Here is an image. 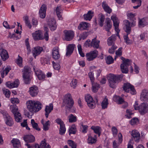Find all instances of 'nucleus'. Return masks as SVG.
Masks as SVG:
<instances>
[{
    "instance_id": "nucleus-63",
    "label": "nucleus",
    "mask_w": 148,
    "mask_h": 148,
    "mask_svg": "<svg viewBox=\"0 0 148 148\" xmlns=\"http://www.w3.org/2000/svg\"><path fill=\"white\" fill-rule=\"evenodd\" d=\"M18 56L19 57L16 61V63L20 66L22 67V58L21 57Z\"/></svg>"
},
{
    "instance_id": "nucleus-15",
    "label": "nucleus",
    "mask_w": 148,
    "mask_h": 148,
    "mask_svg": "<svg viewBox=\"0 0 148 148\" xmlns=\"http://www.w3.org/2000/svg\"><path fill=\"white\" fill-rule=\"evenodd\" d=\"M132 139H134L136 142H138L140 139V135L139 132L136 130H133L131 132Z\"/></svg>"
},
{
    "instance_id": "nucleus-36",
    "label": "nucleus",
    "mask_w": 148,
    "mask_h": 148,
    "mask_svg": "<svg viewBox=\"0 0 148 148\" xmlns=\"http://www.w3.org/2000/svg\"><path fill=\"white\" fill-rule=\"evenodd\" d=\"M106 29L107 31L108 32L112 26L111 21L109 18H107L106 19Z\"/></svg>"
},
{
    "instance_id": "nucleus-49",
    "label": "nucleus",
    "mask_w": 148,
    "mask_h": 148,
    "mask_svg": "<svg viewBox=\"0 0 148 148\" xmlns=\"http://www.w3.org/2000/svg\"><path fill=\"white\" fill-rule=\"evenodd\" d=\"M31 123L33 128L37 130H40V129L38 127V125L37 123L35 122L34 120L33 119H32L31 120Z\"/></svg>"
},
{
    "instance_id": "nucleus-32",
    "label": "nucleus",
    "mask_w": 148,
    "mask_h": 148,
    "mask_svg": "<svg viewBox=\"0 0 148 148\" xmlns=\"http://www.w3.org/2000/svg\"><path fill=\"white\" fill-rule=\"evenodd\" d=\"M116 35L114 34L109 37L108 39V44L109 46L114 45V42L116 40Z\"/></svg>"
},
{
    "instance_id": "nucleus-3",
    "label": "nucleus",
    "mask_w": 148,
    "mask_h": 148,
    "mask_svg": "<svg viewBox=\"0 0 148 148\" xmlns=\"http://www.w3.org/2000/svg\"><path fill=\"white\" fill-rule=\"evenodd\" d=\"M45 30L46 31V32L44 34V37L43 36V33L42 31L40 30H38L32 34V37L35 40H42L45 38L46 41L48 40L49 35L48 32V29L47 27H45Z\"/></svg>"
},
{
    "instance_id": "nucleus-45",
    "label": "nucleus",
    "mask_w": 148,
    "mask_h": 148,
    "mask_svg": "<svg viewBox=\"0 0 148 148\" xmlns=\"http://www.w3.org/2000/svg\"><path fill=\"white\" fill-rule=\"evenodd\" d=\"M111 19L113 23V25L119 24V21L116 15L113 14L111 16Z\"/></svg>"
},
{
    "instance_id": "nucleus-2",
    "label": "nucleus",
    "mask_w": 148,
    "mask_h": 148,
    "mask_svg": "<svg viewBox=\"0 0 148 148\" xmlns=\"http://www.w3.org/2000/svg\"><path fill=\"white\" fill-rule=\"evenodd\" d=\"M123 75H115L110 74L109 77V82L110 87L114 88L116 86V84L121 80L123 78Z\"/></svg>"
},
{
    "instance_id": "nucleus-7",
    "label": "nucleus",
    "mask_w": 148,
    "mask_h": 148,
    "mask_svg": "<svg viewBox=\"0 0 148 148\" xmlns=\"http://www.w3.org/2000/svg\"><path fill=\"white\" fill-rule=\"evenodd\" d=\"M63 103L69 108H71L73 106L74 102L71 95L70 93H67L64 95V98L63 99Z\"/></svg>"
},
{
    "instance_id": "nucleus-58",
    "label": "nucleus",
    "mask_w": 148,
    "mask_h": 148,
    "mask_svg": "<svg viewBox=\"0 0 148 148\" xmlns=\"http://www.w3.org/2000/svg\"><path fill=\"white\" fill-rule=\"evenodd\" d=\"M128 35L124 36V38L125 42L127 44H130L132 43V41L128 38Z\"/></svg>"
},
{
    "instance_id": "nucleus-53",
    "label": "nucleus",
    "mask_w": 148,
    "mask_h": 148,
    "mask_svg": "<svg viewBox=\"0 0 148 148\" xmlns=\"http://www.w3.org/2000/svg\"><path fill=\"white\" fill-rule=\"evenodd\" d=\"M111 131L113 136L114 137H116L118 133V130L114 126L112 127L111 129Z\"/></svg>"
},
{
    "instance_id": "nucleus-46",
    "label": "nucleus",
    "mask_w": 148,
    "mask_h": 148,
    "mask_svg": "<svg viewBox=\"0 0 148 148\" xmlns=\"http://www.w3.org/2000/svg\"><path fill=\"white\" fill-rule=\"evenodd\" d=\"M92 91L94 92H96L98 90L99 87L98 84L97 83H92Z\"/></svg>"
},
{
    "instance_id": "nucleus-13",
    "label": "nucleus",
    "mask_w": 148,
    "mask_h": 148,
    "mask_svg": "<svg viewBox=\"0 0 148 148\" xmlns=\"http://www.w3.org/2000/svg\"><path fill=\"white\" fill-rule=\"evenodd\" d=\"M113 99L114 101L117 102V103L119 104H121L123 103V105L122 106V107L123 108H125L128 106L127 102L125 101L122 98L119 96H114Z\"/></svg>"
},
{
    "instance_id": "nucleus-25",
    "label": "nucleus",
    "mask_w": 148,
    "mask_h": 148,
    "mask_svg": "<svg viewBox=\"0 0 148 148\" xmlns=\"http://www.w3.org/2000/svg\"><path fill=\"white\" fill-rule=\"evenodd\" d=\"M75 45L74 44L69 45L66 49V56H69L72 53L74 50Z\"/></svg>"
},
{
    "instance_id": "nucleus-44",
    "label": "nucleus",
    "mask_w": 148,
    "mask_h": 148,
    "mask_svg": "<svg viewBox=\"0 0 148 148\" xmlns=\"http://www.w3.org/2000/svg\"><path fill=\"white\" fill-rule=\"evenodd\" d=\"M76 132V128L75 125H73L69 127V135H70L71 134H75Z\"/></svg>"
},
{
    "instance_id": "nucleus-8",
    "label": "nucleus",
    "mask_w": 148,
    "mask_h": 148,
    "mask_svg": "<svg viewBox=\"0 0 148 148\" xmlns=\"http://www.w3.org/2000/svg\"><path fill=\"white\" fill-rule=\"evenodd\" d=\"M123 90L127 92H130L132 95H134L136 93V90L134 86L131 85L129 83H125L123 86Z\"/></svg>"
},
{
    "instance_id": "nucleus-48",
    "label": "nucleus",
    "mask_w": 148,
    "mask_h": 148,
    "mask_svg": "<svg viewBox=\"0 0 148 148\" xmlns=\"http://www.w3.org/2000/svg\"><path fill=\"white\" fill-rule=\"evenodd\" d=\"M68 117L69 122L70 123L74 122L76 121L77 119L76 117L72 114H70Z\"/></svg>"
},
{
    "instance_id": "nucleus-14",
    "label": "nucleus",
    "mask_w": 148,
    "mask_h": 148,
    "mask_svg": "<svg viewBox=\"0 0 148 148\" xmlns=\"http://www.w3.org/2000/svg\"><path fill=\"white\" fill-rule=\"evenodd\" d=\"M139 112L141 114H144L148 112V104L145 103H142L139 105Z\"/></svg>"
},
{
    "instance_id": "nucleus-4",
    "label": "nucleus",
    "mask_w": 148,
    "mask_h": 148,
    "mask_svg": "<svg viewBox=\"0 0 148 148\" xmlns=\"http://www.w3.org/2000/svg\"><path fill=\"white\" fill-rule=\"evenodd\" d=\"M10 109L14 115L15 121L17 122H20L22 117L16 105H11L10 106Z\"/></svg>"
},
{
    "instance_id": "nucleus-9",
    "label": "nucleus",
    "mask_w": 148,
    "mask_h": 148,
    "mask_svg": "<svg viewBox=\"0 0 148 148\" xmlns=\"http://www.w3.org/2000/svg\"><path fill=\"white\" fill-rule=\"evenodd\" d=\"M2 114L6 124L10 126H12L13 124V121L12 118L6 112H3Z\"/></svg>"
},
{
    "instance_id": "nucleus-19",
    "label": "nucleus",
    "mask_w": 148,
    "mask_h": 148,
    "mask_svg": "<svg viewBox=\"0 0 148 148\" xmlns=\"http://www.w3.org/2000/svg\"><path fill=\"white\" fill-rule=\"evenodd\" d=\"M47 6L45 4H43L39 10V14L40 18H43L46 16V11L47 9Z\"/></svg>"
},
{
    "instance_id": "nucleus-59",
    "label": "nucleus",
    "mask_w": 148,
    "mask_h": 148,
    "mask_svg": "<svg viewBox=\"0 0 148 148\" xmlns=\"http://www.w3.org/2000/svg\"><path fill=\"white\" fill-rule=\"evenodd\" d=\"M117 48L116 46L112 45L111 47L108 50V52L110 53H114L115 52V50Z\"/></svg>"
},
{
    "instance_id": "nucleus-12",
    "label": "nucleus",
    "mask_w": 148,
    "mask_h": 148,
    "mask_svg": "<svg viewBox=\"0 0 148 148\" xmlns=\"http://www.w3.org/2000/svg\"><path fill=\"white\" fill-rule=\"evenodd\" d=\"M98 55V51L95 50L86 54V59L88 61H91L95 58Z\"/></svg>"
},
{
    "instance_id": "nucleus-23",
    "label": "nucleus",
    "mask_w": 148,
    "mask_h": 148,
    "mask_svg": "<svg viewBox=\"0 0 148 148\" xmlns=\"http://www.w3.org/2000/svg\"><path fill=\"white\" fill-rule=\"evenodd\" d=\"M34 70L35 73L38 79L40 80H43L45 77V75L44 73L40 70L34 69Z\"/></svg>"
},
{
    "instance_id": "nucleus-22",
    "label": "nucleus",
    "mask_w": 148,
    "mask_h": 148,
    "mask_svg": "<svg viewBox=\"0 0 148 148\" xmlns=\"http://www.w3.org/2000/svg\"><path fill=\"white\" fill-rule=\"evenodd\" d=\"M0 55L3 61H5L9 58L7 51L3 49H0Z\"/></svg>"
},
{
    "instance_id": "nucleus-39",
    "label": "nucleus",
    "mask_w": 148,
    "mask_h": 148,
    "mask_svg": "<svg viewBox=\"0 0 148 148\" xmlns=\"http://www.w3.org/2000/svg\"><path fill=\"white\" fill-rule=\"evenodd\" d=\"M109 104L108 100L107 98L105 97L101 103L102 108L103 109L107 108Z\"/></svg>"
},
{
    "instance_id": "nucleus-47",
    "label": "nucleus",
    "mask_w": 148,
    "mask_h": 148,
    "mask_svg": "<svg viewBox=\"0 0 148 148\" xmlns=\"http://www.w3.org/2000/svg\"><path fill=\"white\" fill-rule=\"evenodd\" d=\"M67 143L71 148H76L77 144L73 141L71 140H68Z\"/></svg>"
},
{
    "instance_id": "nucleus-17",
    "label": "nucleus",
    "mask_w": 148,
    "mask_h": 148,
    "mask_svg": "<svg viewBox=\"0 0 148 148\" xmlns=\"http://www.w3.org/2000/svg\"><path fill=\"white\" fill-rule=\"evenodd\" d=\"M53 105L52 103H50L48 105L45 106V115L47 118L48 117L49 114L53 110Z\"/></svg>"
},
{
    "instance_id": "nucleus-18",
    "label": "nucleus",
    "mask_w": 148,
    "mask_h": 148,
    "mask_svg": "<svg viewBox=\"0 0 148 148\" xmlns=\"http://www.w3.org/2000/svg\"><path fill=\"white\" fill-rule=\"evenodd\" d=\"M29 92L32 97L36 96L38 92V87L34 86L30 87Z\"/></svg>"
},
{
    "instance_id": "nucleus-54",
    "label": "nucleus",
    "mask_w": 148,
    "mask_h": 148,
    "mask_svg": "<svg viewBox=\"0 0 148 148\" xmlns=\"http://www.w3.org/2000/svg\"><path fill=\"white\" fill-rule=\"evenodd\" d=\"M138 122L139 121L138 119L136 118H133L130 121V123L132 125L137 124Z\"/></svg>"
},
{
    "instance_id": "nucleus-57",
    "label": "nucleus",
    "mask_w": 148,
    "mask_h": 148,
    "mask_svg": "<svg viewBox=\"0 0 148 148\" xmlns=\"http://www.w3.org/2000/svg\"><path fill=\"white\" fill-rule=\"evenodd\" d=\"M3 92L6 97L9 98L10 95V91L5 88L3 89Z\"/></svg>"
},
{
    "instance_id": "nucleus-43",
    "label": "nucleus",
    "mask_w": 148,
    "mask_h": 148,
    "mask_svg": "<svg viewBox=\"0 0 148 148\" xmlns=\"http://www.w3.org/2000/svg\"><path fill=\"white\" fill-rule=\"evenodd\" d=\"M97 139L96 138H94L90 135H88V143L92 144L95 143Z\"/></svg>"
},
{
    "instance_id": "nucleus-1",
    "label": "nucleus",
    "mask_w": 148,
    "mask_h": 148,
    "mask_svg": "<svg viewBox=\"0 0 148 148\" xmlns=\"http://www.w3.org/2000/svg\"><path fill=\"white\" fill-rule=\"evenodd\" d=\"M26 104L28 110L33 114L39 111L42 107V103L36 100H28L27 101Z\"/></svg>"
},
{
    "instance_id": "nucleus-62",
    "label": "nucleus",
    "mask_w": 148,
    "mask_h": 148,
    "mask_svg": "<svg viewBox=\"0 0 148 148\" xmlns=\"http://www.w3.org/2000/svg\"><path fill=\"white\" fill-rule=\"evenodd\" d=\"M66 128L65 125L60 127L59 130V133L60 134H64L66 131Z\"/></svg>"
},
{
    "instance_id": "nucleus-16",
    "label": "nucleus",
    "mask_w": 148,
    "mask_h": 148,
    "mask_svg": "<svg viewBox=\"0 0 148 148\" xmlns=\"http://www.w3.org/2000/svg\"><path fill=\"white\" fill-rule=\"evenodd\" d=\"M43 50L42 47L39 46L34 47L32 50L33 56L36 58V56L39 55Z\"/></svg>"
},
{
    "instance_id": "nucleus-29",
    "label": "nucleus",
    "mask_w": 148,
    "mask_h": 148,
    "mask_svg": "<svg viewBox=\"0 0 148 148\" xmlns=\"http://www.w3.org/2000/svg\"><path fill=\"white\" fill-rule=\"evenodd\" d=\"M24 140L26 142L32 143L35 140V138L34 136L31 135L25 136L24 137Z\"/></svg>"
},
{
    "instance_id": "nucleus-41",
    "label": "nucleus",
    "mask_w": 148,
    "mask_h": 148,
    "mask_svg": "<svg viewBox=\"0 0 148 148\" xmlns=\"http://www.w3.org/2000/svg\"><path fill=\"white\" fill-rule=\"evenodd\" d=\"M10 67H7L4 70L1 71V77L2 78L4 77V75H6L10 70Z\"/></svg>"
},
{
    "instance_id": "nucleus-20",
    "label": "nucleus",
    "mask_w": 148,
    "mask_h": 148,
    "mask_svg": "<svg viewBox=\"0 0 148 148\" xmlns=\"http://www.w3.org/2000/svg\"><path fill=\"white\" fill-rule=\"evenodd\" d=\"M56 23V21L54 18H52L49 20L48 25L51 30L54 31L56 29L57 27Z\"/></svg>"
},
{
    "instance_id": "nucleus-11",
    "label": "nucleus",
    "mask_w": 148,
    "mask_h": 148,
    "mask_svg": "<svg viewBox=\"0 0 148 148\" xmlns=\"http://www.w3.org/2000/svg\"><path fill=\"white\" fill-rule=\"evenodd\" d=\"M64 39L69 41L72 40L74 36V32L71 30H64Z\"/></svg>"
},
{
    "instance_id": "nucleus-64",
    "label": "nucleus",
    "mask_w": 148,
    "mask_h": 148,
    "mask_svg": "<svg viewBox=\"0 0 148 148\" xmlns=\"http://www.w3.org/2000/svg\"><path fill=\"white\" fill-rule=\"evenodd\" d=\"M11 102L13 104H17L19 103V100L17 98H12L11 99Z\"/></svg>"
},
{
    "instance_id": "nucleus-33",
    "label": "nucleus",
    "mask_w": 148,
    "mask_h": 148,
    "mask_svg": "<svg viewBox=\"0 0 148 148\" xmlns=\"http://www.w3.org/2000/svg\"><path fill=\"white\" fill-rule=\"evenodd\" d=\"M14 148H18L20 146V142L17 138H13L11 141Z\"/></svg>"
},
{
    "instance_id": "nucleus-31",
    "label": "nucleus",
    "mask_w": 148,
    "mask_h": 148,
    "mask_svg": "<svg viewBox=\"0 0 148 148\" xmlns=\"http://www.w3.org/2000/svg\"><path fill=\"white\" fill-rule=\"evenodd\" d=\"M88 23L82 22H81L78 27V29L81 30L86 29L88 27Z\"/></svg>"
},
{
    "instance_id": "nucleus-56",
    "label": "nucleus",
    "mask_w": 148,
    "mask_h": 148,
    "mask_svg": "<svg viewBox=\"0 0 148 148\" xmlns=\"http://www.w3.org/2000/svg\"><path fill=\"white\" fill-rule=\"evenodd\" d=\"M43 130L45 131H47L49 129V126L50 125V121H48L46 122L44 124H43Z\"/></svg>"
},
{
    "instance_id": "nucleus-5",
    "label": "nucleus",
    "mask_w": 148,
    "mask_h": 148,
    "mask_svg": "<svg viewBox=\"0 0 148 148\" xmlns=\"http://www.w3.org/2000/svg\"><path fill=\"white\" fill-rule=\"evenodd\" d=\"M23 77L25 84H29L30 83L32 77L29 67L27 66H25L24 68Z\"/></svg>"
},
{
    "instance_id": "nucleus-61",
    "label": "nucleus",
    "mask_w": 148,
    "mask_h": 148,
    "mask_svg": "<svg viewBox=\"0 0 148 148\" xmlns=\"http://www.w3.org/2000/svg\"><path fill=\"white\" fill-rule=\"evenodd\" d=\"M53 68L57 70H58L60 69V64L58 63H56L54 61L52 62Z\"/></svg>"
},
{
    "instance_id": "nucleus-21",
    "label": "nucleus",
    "mask_w": 148,
    "mask_h": 148,
    "mask_svg": "<svg viewBox=\"0 0 148 148\" xmlns=\"http://www.w3.org/2000/svg\"><path fill=\"white\" fill-rule=\"evenodd\" d=\"M140 99L144 101H148V90H143L140 94Z\"/></svg>"
},
{
    "instance_id": "nucleus-24",
    "label": "nucleus",
    "mask_w": 148,
    "mask_h": 148,
    "mask_svg": "<svg viewBox=\"0 0 148 148\" xmlns=\"http://www.w3.org/2000/svg\"><path fill=\"white\" fill-rule=\"evenodd\" d=\"M52 57L55 59H58L60 57L58 48L57 47L53 48L52 52Z\"/></svg>"
},
{
    "instance_id": "nucleus-34",
    "label": "nucleus",
    "mask_w": 148,
    "mask_h": 148,
    "mask_svg": "<svg viewBox=\"0 0 148 148\" xmlns=\"http://www.w3.org/2000/svg\"><path fill=\"white\" fill-rule=\"evenodd\" d=\"M50 147H51L49 145L44 141H42L40 146L38 145H35L36 148H50Z\"/></svg>"
},
{
    "instance_id": "nucleus-55",
    "label": "nucleus",
    "mask_w": 148,
    "mask_h": 148,
    "mask_svg": "<svg viewBox=\"0 0 148 148\" xmlns=\"http://www.w3.org/2000/svg\"><path fill=\"white\" fill-rule=\"evenodd\" d=\"M127 18L130 20L134 19L135 16L136 15V14H133L131 12L127 13Z\"/></svg>"
},
{
    "instance_id": "nucleus-37",
    "label": "nucleus",
    "mask_w": 148,
    "mask_h": 148,
    "mask_svg": "<svg viewBox=\"0 0 148 148\" xmlns=\"http://www.w3.org/2000/svg\"><path fill=\"white\" fill-rule=\"evenodd\" d=\"M148 25V23L146 22L144 18L139 19L138 26L139 27H143Z\"/></svg>"
},
{
    "instance_id": "nucleus-28",
    "label": "nucleus",
    "mask_w": 148,
    "mask_h": 148,
    "mask_svg": "<svg viewBox=\"0 0 148 148\" xmlns=\"http://www.w3.org/2000/svg\"><path fill=\"white\" fill-rule=\"evenodd\" d=\"M125 27L126 30L125 31L127 34H129L131 30V26L130 23L127 20H125L124 21Z\"/></svg>"
},
{
    "instance_id": "nucleus-40",
    "label": "nucleus",
    "mask_w": 148,
    "mask_h": 148,
    "mask_svg": "<svg viewBox=\"0 0 148 148\" xmlns=\"http://www.w3.org/2000/svg\"><path fill=\"white\" fill-rule=\"evenodd\" d=\"M99 24L102 27L103 25V23L105 20V16L102 14H99Z\"/></svg>"
},
{
    "instance_id": "nucleus-30",
    "label": "nucleus",
    "mask_w": 148,
    "mask_h": 148,
    "mask_svg": "<svg viewBox=\"0 0 148 148\" xmlns=\"http://www.w3.org/2000/svg\"><path fill=\"white\" fill-rule=\"evenodd\" d=\"M102 7L104 11L108 14H110L112 12V9L105 2H103Z\"/></svg>"
},
{
    "instance_id": "nucleus-38",
    "label": "nucleus",
    "mask_w": 148,
    "mask_h": 148,
    "mask_svg": "<svg viewBox=\"0 0 148 148\" xmlns=\"http://www.w3.org/2000/svg\"><path fill=\"white\" fill-rule=\"evenodd\" d=\"M91 128L94 131L95 133L98 134L99 136H100L101 131V129L100 127L98 126H93L91 127Z\"/></svg>"
},
{
    "instance_id": "nucleus-51",
    "label": "nucleus",
    "mask_w": 148,
    "mask_h": 148,
    "mask_svg": "<svg viewBox=\"0 0 148 148\" xmlns=\"http://www.w3.org/2000/svg\"><path fill=\"white\" fill-rule=\"evenodd\" d=\"M77 47L78 50L79 54H80V56L82 57H84L85 56V55L82 51V49L81 45L80 44H78Z\"/></svg>"
},
{
    "instance_id": "nucleus-27",
    "label": "nucleus",
    "mask_w": 148,
    "mask_h": 148,
    "mask_svg": "<svg viewBox=\"0 0 148 148\" xmlns=\"http://www.w3.org/2000/svg\"><path fill=\"white\" fill-rule=\"evenodd\" d=\"M100 41L97 40L96 38L92 39L91 41V47L94 48L98 49L99 46Z\"/></svg>"
},
{
    "instance_id": "nucleus-60",
    "label": "nucleus",
    "mask_w": 148,
    "mask_h": 148,
    "mask_svg": "<svg viewBox=\"0 0 148 148\" xmlns=\"http://www.w3.org/2000/svg\"><path fill=\"white\" fill-rule=\"evenodd\" d=\"M56 122L58 124L60 125V127L62 126H63L65 125L64 122L62 121V120L58 118L56 119Z\"/></svg>"
},
{
    "instance_id": "nucleus-26",
    "label": "nucleus",
    "mask_w": 148,
    "mask_h": 148,
    "mask_svg": "<svg viewBox=\"0 0 148 148\" xmlns=\"http://www.w3.org/2000/svg\"><path fill=\"white\" fill-rule=\"evenodd\" d=\"M62 9L60 6H58L54 10V12L57 15L59 20H62Z\"/></svg>"
},
{
    "instance_id": "nucleus-35",
    "label": "nucleus",
    "mask_w": 148,
    "mask_h": 148,
    "mask_svg": "<svg viewBox=\"0 0 148 148\" xmlns=\"http://www.w3.org/2000/svg\"><path fill=\"white\" fill-rule=\"evenodd\" d=\"M93 12L90 10L87 14H84V18L86 20H90L93 15Z\"/></svg>"
},
{
    "instance_id": "nucleus-50",
    "label": "nucleus",
    "mask_w": 148,
    "mask_h": 148,
    "mask_svg": "<svg viewBox=\"0 0 148 148\" xmlns=\"http://www.w3.org/2000/svg\"><path fill=\"white\" fill-rule=\"evenodd\" d=\"M106 62L108 64H110L113 62L114 59L112 56H108L106 59Z\"/></svg>"
},
{
    "instance_id": "nucleus-42",
    "label": "nucleus",
    "mask_w": 148,
    "mask_h": 148,
    "mask_svg": "<svg viewBox=\"0 0 148 148\" xmlns=\"http://www.w3.org/2000/svg\"><path fill=\"white\" fill-rule=\"evenodd\" d=\"M23 18L26 25L29 29L31 28L32 27V25L31 24L29 20L28 16H25L23 17Z\"/></svg>"
},
{
    "instance_id": "nucleus-6",
    "label": "nucleus",
    "mask_w": 148,
    "mask_h": 148,
    "mask_svg": "<svg viewBox=\"0 0 148 148\" xmlns=\"http://www.w3.org/2000/svg\"><path fill=\"white\" fill-rule=\"evenodd\" d=\"M95 99L96 100V102L94 101L91 96L89 94L85 96V99L87 102L88 106L91 109L94 108L95 107L96 103H98V100L97 97H95Z\"/></svg>"
},
{
    "instance_id": "nucleus-52",
    "label": "nucleus",
    "mask_w": 148,
    "mask_h": 148,
    "mask_svg": "<svg viewBox=\"0 0 148 148\" xmlns=\"http://www.w3.org/2000/svg\"><path fill=\"white\" fill-rule=\"evenodd\" d=\"M122 48L121 47L119 48L117 50L116 52L115 53L116 56L114 58L115 60H116L117 57V56H120L122 54Z\"/></svg>"
},
{
    "instance_id": "nucleus-10",
    "label": "nucleus",
    "mask_w": 148,
    "mask_h": 148,
    "mask_svg": "<svg viewBox=\"0 0 148 148\" xmlns=\"http://www.w3.org/2000/svg\"><path fill=\"white\" fill-rule=\"evenodd\" d=\"M130 64V60L129 59H126L125 62L121 65V68L122 72L123 73H128V67Z\"/></svg>"
}]
</instances>
